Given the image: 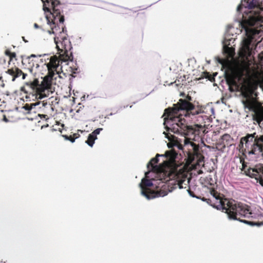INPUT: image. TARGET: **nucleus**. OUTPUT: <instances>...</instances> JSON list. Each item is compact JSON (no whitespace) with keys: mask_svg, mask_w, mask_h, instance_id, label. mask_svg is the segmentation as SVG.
<instances>
[{"mask_svg":"<svg viewBox=\"0 0 263 263\" xmlns=\"http://www.w3.org/2000/svg\"><path fill=\"white\" fill-rule=\"evenodd\" d=\"M41 103V101H37L35 103H30L29 104V105L30 107H31V109L36 107V106L39 105Z\"/></svg>","mask_w":263,"mask_h":263,"instance_id":"a878e982","label":"nucleus"},{"mask_svg":"<svg viewBox=\"0 0 263 263\" xmlns=\"http://www.w3.org/2000/svg\"><path fill=\"white\" fill-rule=\"evenodd\" d=\"M76 138L69 137L68 141H70L71 143L74 142Z\"/></svg>","mask_w":263,"mask_h":263,"instance_id":"72a5a7b5","label":"nucleus"},{"mask_svg":"<svg viewBox=\"0 0 263 263\" xmlns=\"http://www.w3.org/2000/svg\"><path fill=\"white\" fill-rule=\"evenodd\" d=\"M16 56V53L15 52H11L10 55L9 56L11 59H12Z\"/></svg>","mask_w":263,"mask_h":263,"instance_id":"c9c22d12","label":"nucleus"},{"mask_svg":"<svg viewBox=\"0 0 263 263\" xmlns=\"http://www.w3.org/2000/svg\"><path fill=\"white\" fill-rule=\"evenodd\" d=\"M26 84L27 85H30V87L33 89H36L37 91H38V94L37 95L36 97L39 99H42L44 98H46L47 97L46 95L45 94V90H47L46 88L42 87L40 85H37V86H35V84L31 82L30 83H27Z\"/></svg>","mask_w":263,"mask_h":263,"instance_id":"4468645a","label":"nucleus"},{"mask_svg":"<svg viewBox=\"0 0 263 263\" xmlns=\"http://www.w3.org/2000/svg\"><path fill=\"white\" fill-rule=\"evenodd\" d=\"M38 116L40 117L41 119L45 118L46 116L45 115L43 114H38Z\"/></svg>","mask_w":263,"mask_h":263,"instance_id":"e433bc0d","label":"nucleus"},{"mask_svg":"<svg viewBox=\"0 0 263 263\" xmlns=\"http://www.w3.org/2000/svg\"><path fill=\"white\" fill-rule=\"evenodd\" d=\"M211 194L216 199L218 200L219 199V195H217V193L211 192Z\"/></svg>","mask_w":263,"mask_h":263,"instance_id":"7c9ffc66","label":"nucleus"},{"mask_svg":"<svg viewBox=\"0 0 263 263\" xmlns=\"http://www.w3.org/2000/svg\"><path fill=\"white\" fill-rule=\"evenodd\" d=\"M177 104L178 107L164 110L166 117L164 119L163 125L166 132H163V134L165 138L171 142L178 140L171 132L184 137L179 142L181 144L183 142L184 146L190 145L193 147L192 141L203 143L208 131L205 125L201 123L205 122L208 116L202 114L200 109L185 100L180 99Z\"/></svg>","mask_w":263,"mask_h":263,"instance_id":"f257e3e1","label":"nucleus"},{"mask_svg":"<svg viewBox=\"0 0 263 263\" xmlns=\"http://www.w3.org/2000/svg\"><path fill=\"white\" fill-rule=\"evenodd\" d=\"M11 53V52L10 51V50H6L5 51V54L8 55V56H10V54Z\"/></svg>","mask_w":263,"mask_h":263,"instance_id":"f704fd0d","label":"nucleus"},{"mask_svg":"<svg viewBox=\"0 0 263 263\" xmlns=\"http://www.w3.org/2000/svg\"><path fill=\"white\" fill-rule=\"evenodd\" d=\"M79 112V109L77 111V112Z\"/></svg>","mask_w":263,"mask_h":263,"instance_id":"4d7b16f0","label":"nucleus"},{"mask_svg":"<svg viewBox=\"0 0 263 263\" xmlns=\"http://www.w3.org/2000/svg\"><path fill=\"white\" fill-rule=\"evenodd\" d=\"M3 121L6 123L9 122V120L7 119L5 115L3 116Z\"/></svg>","mask_w":263,"mask_h":263,"instance_id":"2f4dec72","label":"nucleus"},{"mask_svg":"<svg viewBox=\"0 0 263 263\" xmlns=\"http://www.w3.org/2000/svg\"><path fill=\"white\" fill-rule=\"evenodd\" d=\"M61 27L62 31L54 34V42L56 45V48L58 51L63 52V54L66 57L68 60L73 61V56L72 52L71 51L72 48L71 42L66 36L62 35V33H66V35H67L66 27L63 25Z\"/></svg>","mask_w":263,"mask_h":263,"instance_id":"0eeeda50","label":"nucleus"},{"mask_svg":"<svg viewBox=\"0 0 263 263\" xmlns=\"http://www.w3.org/2000/svg\"><path fill=\"white\" fill-rule=\"evenodd\" d=\"M70 68L71 69V71L72 74H76L79 72L78 70V67L70 66Z\"/></svg>","mask_w":263,"mask_h":263,"instance_id":"b1692460","label":"nucleus"},{"mask_svg":"<svg viewBox=\"0 0 263 263\" xmlns=\"http://www.w3.org/2000/svg\"><path fill=\"white\" fill-rule=\"evenodd\" d=\"M260 127L263 128V121L261 122V124L260 125Z\"/></svg>","mask_w":263,"mask_h":263,"instance_id":"49530a36","label":"nucleus"},{"mask_svg":"<svg viewBox=\"0 0 263 263\" xmlns=\"http://www.w3.org/2000/svg\"><path fill=\"white\" fill-rule=\"evenodd\" d=\"M43 9L46 13L48 12L49 16L46 14V18L47 21V24L50 26L51 30L47 31L49 34H56L58 31H60V25H64L65 21L64 16L62 14L63 10L59 8L61 5V2L59 1L53 2L52 3L44 2L43 3Z\"/></svg>","mask_w":263,"mask_h":263,"instance_id":"39448f33","label":"nucleus"},{"mask_svg":"<svg viewBox=\"0 0 263 263\" xmlns=\"http://www.w3.org/2000/svg\"><path fill=\"white\" fill-rule=\"evenodd\" d=\"M173 168L177 171V175L173 177L172 175H169L168 177H166L164 182H161V186L163 187L164 191L171 192L177 187L180 189H182V183L180 182L178 180L180 174V170L178 169V166L175 163H170L166 165V168Z\"/></svg>","mask_w":263,"mask_h":263,"instance_id":"6e6552de","label":"nucleus"},{"mask_svg":"<svg viewBox=\"0 0 263 263\" xmlns=\"http://www.w3.org/2000/svg\"><path fill=\"white\" fill-rule=\"evenodd\" d=\"M47 126H48V124H47L46 126H42L41 127V128L42 129V128H43L44 127H47Z\"/></svg>","mask_w":263,"mask_h":263,"instance_id":"a18cd8bd","label":"nucleus"},{"mask_svg":"<svg viewBox=\"0 0 263 263\" xmlns=\"http://www.w3.org/2000/svg\"><path fill=\"white\" fill-rule=\"evenodd\" d=\"M199 198H200L199 199H201L203 201H205L206 200V199L204 197L202 198H201L200 197H199Z\"/></svg>","mask_w":263,"mask_h":263,"instance_id":"79ce46f5","label":"nucleus"},{"mask_svg":"<svg viewBox=\"0 0 263 263\" xmlns=\"http://www.w3.org/2000/svg\"><path fill=\"white\" fill-rule=\"evenodd\" d=\"M105 119H109V117H108V116H106L105 117Z\"/></svg>","mask_w":263,"mask_h":263,"instance_id":"09e8293b","label":"nucleus"},{"mask_svg":"<svg viewBox=\"0 0 263 263\" xmlns=\"http://www.w3.org/2000/svg\"><path fill=\"white\" fill-rule=\"evenodd\" d=\"M243 73L240 71H232L229 75L226 74V79L227 83L229 85H232L236 86V90L233 88L229 87V90L231 92H234L235 91H239V86L238 82L240 80L241 78L242 77Z\"/></svg>","mask_w":263,"mask_h":263,"instance_id":"f8f14e48","label":"nucleus"},{"mask_svg":"<svg viewBox=\"0 0 263 263\" xmlns=\"http://www.w3.org/2000/svg\"><path fill=\"white\" fill-rule=\"evenodd\" d=\"M14 71H15V70H13L12 69H8L7 71V73L13 76L14 75Z\"/></svg>","mask_w":263,"mask_h":263,"instance_id":"c85d7f7f","label":"nucleus"},{"mask_svg":"<svg viewBox=\"0 0 263 263\" xmlns=\"http://www.w3.org/2000/svg\"><path fill=\"white\" fill-rule=\"evenodd\" d=\"M241 140L245 142L244 152L248 155H263L261 153L263 149V135L257 136L255 132L247 134Z\"/></svg>","mask_w":263,"mask_h":263,"instance_id":"423d86ee","label":"nucleus"},{"mask_svg":"<svg viewBox=\"0 0 263 263\" xmlns=\"http://www.w3.org/2000/svg\"><path fill=\"white\" fill-rule=\"evenodd\" d=\"M201 173H202V171H201V170H200V171H199L198 172V174H201Z\"/></svg>","mask_w":263,"mask_h":263,"instance_id":"de8ad7c7","label":"nucleus"},{"mask_svg":"<svg viewBox=\"0 0 263 263\" xmlns=\"http://www.w3.org/2000/svg\"><path fill=\"white\" fill-rule=\"evenodd\" d=\"M39 66V64H36V67H38Z\"/></svg>","mask_w":263,"mask_h":263,"instance_id":"864d4df0","label":"nucleus"},{"mask_svg":"<svg viewBox=\"0 0 263 263\" xmlns=\"http://www.w3.org/2000/svg\"><path fill=\"white\" fill-rule=\"evenodd\" d=\"M60 58L57 55L51 56L50 58H47V60H49V62L46 63L47 67L49 71L54 72L58 73V69L60 66V63L62 64L63 62H72L68 60L65 55L63 54V52L58 51Z\"/></svg>","mask_w":263,"mask_h":263,"instance_id":"9b49d317","label":"nucleus"},{"mask_svg":"<svg viewBox=\"0 0 263 263\" xmlns=\"http://www.w3.org/2000/svg\"><path fill=\"white\" fill-rule=\"evenodd\" d=\"M240 96L242 97L243 99H247L248 98V95L244 92H241L240 94Z\"/></svg>","mask_w":263,"mask_h":263,"instance_id":"c756f323","label":"nucleus"},{"mask_svg":"<svg viewBox=\"0 0 263 263\" xmlns=\"http://www.w3.org/2000/svg\"><path fill=\"white\" fill-rule=\"evenodd\" d=\"M42 3L44 2H46V0H41Z\"/></svg>","mask_w":263,"mask_h":263,"instance_id":"603ef678","label":"nucleus"},{"mask_svg":"<svg viewBox=\"0 0 263 263\" xmlns=\"http://www.w3.org/2000/svg\"><path fill=\"white\" fill-rule=\"evenodd\" d=\"M102 130V128H98L95 129L91 133L88 135L87 140L85 141V143L90 147H92L95 144V140L97 139V135H99Z\"/></svg>","mask_w":263,"mask_h":263,"instance_id":"ddd939ff","label":"nucleus"},{"mask_svg":"<svg viewBox=\"0 0 263 263\" xmlns=\"http://www.w3.org/2000/svg\"><path fill=\"white\" fill-rule=\"evenodd\" d=\"M34 27L35 28H39L40 27V26L36 24V23H34Z\"/></svg>","mask_w":263,"mask_h":263,"instance_id":"ea45409f","label":"nucleus"},{"mask_svg":"<svg viewBox=\"0 0 263 263\" xmlns=\"http://www.w3.org/2000/svg\"><path fill=\"white\" fill-rule=\"evenodd\" d=\"M40 60L42 62H43V59H41Z\"/></svg>","mask_w":263,"mask_h":263,"instance_id":"6e6d98bb","label":"nucleus"},{"mask_svg":"<svg viewBox=\"0 0 263 263\" xmlns=\"http://www.w3.org/2000/svg\"><path fill=\"white\" fill-rule=\"evenodd\" d=\"M22 79L24 80V79H25L27 74L23 72V74H22Z\"/></svg>","mask_w":263,"mask_h":263,"instance_id":"4c0bfd02","label":"nucleus"},{"mask_svg":"<svg viewBox=\"0 0 263 263\" xmlns=\"http://www.w3.org/2000/svg\"><path fill=\"white\" fill-rule=\"evenodd\" d=\"M241 102L245 109L247 108L250 110H252V107L248 104V102L246 100H242Z\"/></svg>","mask_w":263,"mask_h":263,"instance_id":"6ab92c4d","label":"nucleus"},{"mask_svg":"<svg viewBox=\"0 0 263 263\" xmlns=\"http://www.w3.org/2000/svg\"><path fill=\"white\" fill-rule=\"evenodd\" d=\"M255 179L256 180L257 182L259 183L262 186H263V178H261L260 177H258L257 175V177L255 178Z\"/></svg>","mask_w":263,"mask_h":263,"instance_id":"5701e85b","label":"nucleus"},{"mask_svg":"<svg viewBox=\"0 0 263 263\" xmlns=\"http://www.w3.org/2000/svg\"><path fill=\"white\" fill-rule=\"evenodd\" d=\"M3 80V77H0V81H2Z\"/></svg>","mask_w":263,"mask_h":263,"instance_id":"8fccbe9b","label":"nucleus"},{"mask_svg":"<svg viewBox=\"0 0 263 263\" xmlns=\"http://www.w3.org/2000/svg\"><path fill=\"white\" fill-rule=\"evenodd\" d=\"M217 61H218V62L219 63H220V64H222V61H221V60L220 59H218V60H217Z\"/></svg>","mask_w":263,"mask_h":263,"instance_id":"37998d69","label":"nucleus"},{"mask_svg":"<svg viewBox=\"0 0 263 263\" xmlns=\"http://www.w3.org/2000/svg\"><path fill=\"white\" fill-rule=\"evenodd\" d=\"M22 74H23V71L21 69L18 68L15 69L14 76H15V77L18 78L21 76Z\"/></svg>","mask_w":263,"mask_h":263,"instance_id":"aec40b11","label":"nucleus"},{"mask_svg":"<svg viewBox=\"0 0 263 263\" xmlns=\"http://www.w3.org/2000/svg\"><path fill=\"white\" fill-rule=\"evenodd\" d=\"M172 175L173 177L177 175V171L173 168H166V166L160 172L147 171L145 176L139 184L141 194L147 199L150 200L158 197H164L167 195L161 186L164 182L166 177Z\"/></svg>","mask_w":263,"mask_h":263,"instance_id":"7ed1b4c3","label":"nucleus"},{"mask_svg":"<svg viewBox=\"0 0 263 263\" xmlns=\"http://www.w3.org/2000/svg\"><path fill=\"white\" fill-rule=\"evenodd\" d=\"M114 114H113V113L111 112V113H110L108 116H112V115H113Z\"/></svg>","mask_w":263,"mask_h":263,"instance_id":"3c124183","label":"nucleus"},{"mask_svg":"<svg viewBox=\"0 0 263 263\" xmlns=\"http://www.w3.org/2000/svg\"><path fill=\"white\" fill-rule=\"evenodd\" d=\"M36 57V55H35V54H31L30 57H28L27 58V59L28 60V62H29V63H30V59L31 58H34V57Z\"/></svg>","mask_w":263,"mask_h":263,"instance_id":"473e14b6","label":"nucleus"},{"mask_svg":"<svg viewBox=\"0 0 263 263\" xmlns=\"http://www.w3.org/2000/svg\"><path fill=\"white\" fill-rule=\"evenodd\" d=\"M245 174L246 176L250 177L251 178L257 177V174L256 173L257 171L256 166L254 168L249 167L247 170H244Z\"/></svg>","mask_w":263,"mask_h":263,"instance_id":"f3484780","label":"nucleus"},{"mask_svg":"<svg viewBox=\"0 0 263 263\" xmlns=\"http://www.w3.org/2000/svg\"><path fill=\"white\" fill-rule=\"evenodd\" d=\"M62 136H63V137L65 138V140H69V138L70 137L68 136L67 135H63Z\"/></svg>","mask_w":263,"mask_h":263,"instance_id":"58836bf2","label":"nucleus"},{"mask_svg":"<svg viewBox=\"0 0 263 263\" xmlns=\"http://www.w3.org/2000/svg\"><path fill=\"white\" fill-rule=\"evenodd\" d=\"M237 11L239 13L236 20L237 26L228 25L223 40L222 42L223 48L229 49V46L234 43L235 38L233 33L240 34L245 30L252 31L250 33L257 34L255 26L263 18V5L261 0H243L237 7Z\"/></svg>","mask_w":263,"mask_h":263,"instance_id":"f03ea898","label":"nucleus"},{"mask_svg":"<svg viewBox=\"0 0 263 263\" xmlns=\"http://www.w3.org/2000/svg\"><path fill=\"white\" fill-rule=\"evenodd\" d=\"M207 179V180L209 182V184L212 185L213 184V178H212V177L211 176H210L209 177H207L206 178Z\"/></svg>","mask_w":263,"mask_h":263,"instance_id":"cd10ccee","label":"nucleus"},{"mask_svg":"<svg viewBox=\"0 0 263 263\" xmlns=\"http://www.w3.org/2000/svg\"><path fill=\"white\" fill-rule=\"evenodd\" d=\"M239 207L241 209V210H238V211L237 210L236 211L234 215L233 216L231 215L229 217V220H237L252 227H260L262 224L259 222L251 221L240 219V217L249 218L251 216V215L252 214V212L251 210L250 207L246 204L240 202Z\"/></svg>","mask_w":263,"mask_h":263,"instance_id":"1a4fd4ad","label":"nucleus"},{"mask_svg":"<svg viewBox=\"0 0 263 263\" xmlns=\"http://www.w3.org/2000/svg\"><path fill=\"white\" fill-rule=\"evenodd\" d=\"M251 31L245 30V33H243L241 37V48L243 55L246 57V62L244 70L247 76L249 75L256 65V60L254 57L257 46L255 39L256 34L250 33Z\"/></svg>","mask_w":263,"mask_h":263,"instance_id":"20e7f679","label":"nucleus"},{"mask_svg":"<svg viewBox=\"0 0 263 263\" xmlns=\"http://www.w3.org/2000/svg\"><path fill=\"white\" fill-rule=\"evenodd\" d=\"M256 174L257 176L260 177L261 178H263V165H261L259 166H256Z\"/></svg>","mask_w":263,"mask_h":263,"instance_id":"a211bd4d","label":"nucleus"},{"mask_svg":"<svg viewBox=\"0 0 263 263\" xmlns=\"http://www.w3.org/2000/svg\"><path fill=\"white\" fill-rule=\"evenodd\" d=\"M220 144L222 145L223 148L230 147L232 145V142L233 139L229 134H225L221 138Z\"/></svg>","mask_w":263,"mask_h":263,"instance_id":"dca6fc26","label":"nucleus"},{"mask_svg":"<svg viewBox=\"0 0 263 263\" xmlns=\"http://www.w3.org/2000/svg\"><path fill=\"white\" fill-rule=\"evenodd\" d=\"M187 192L191 197L196 198L197 199L200 198L199 197L195 195V194L193 192H192L190 189L187 190Z\"/></svg>","mask_w":263,"mask_h":263,"instance_id":"393cba45","label":"nucleus"},{"mask_svg":"<svg viewBox=\"0 0 263 263\" xmlns=\"http://www.w3.org/2000/svg\"><path fill=\"white\" fill-rule=\"evenodd\" d=\"M240 202L233 199H225L223 201L220 200L219 203L213 207L218 210H221L227 214L228 218L232 215H234L236 211L241 210L239 205Z\"/></svg>","mask_w":263,"mask_h":263,"instance_id":"9d476101","label":"nucleus"},{"mask_svg":"<svg viewBox=\"0 0 263 263\" xmlns=\"http://www.w3.org/2000/svg\"><path fill=\"white\" fill-rule=\"evenodd\" d=\"M23 108L25 110L28 111V113H29L30 111L31 110V107L30 106L29 104H25L23 107Z\"/></svg>","mask_w":263,"mask_h":263,"instance_id":"4be33fe9","label":"nucleus"},{"mask_svg":"<svg viewBox=\"0 0 263 263\" xmlns=\"http://www.w3.org/2000/svg\"><path fill=\"white\" fill-rule=\"evenodd\" d=\"M173 84V83H171L169 85H172Z\"/></svg>","mask_w":263,"mask_h":263,"instance_id":"5fc2aeb1","label":"nucleus"},{"mask_svg":"<svg viewBox=\"0 0 263 263\" xmlns=\"http://www.w3.org/2000/svg\"><path fill=\"white\" fill-rule=\"evenodd\" d=\"M47 54H43V55H39V57H42V56H43V57H45V56H47Z\"/></svg>","mask_w":263,"mask_h":263,"instance_id":"c03bdc74","label":"nucleus"},{"mask_svg":"<svg viewBox=\"0 0 263 263\" xmlns=\"http://www.w3.org/2000/svg\"><path fill=\"white\" fill-rule=\"evenodd\" d=\"M254 120L260 126L261 124V122L263 121V119L262 118H256V119L254 118Z\"/></svg>","mask_w":263,"mask_h":263,"instance_id":"bb28decb","label":"nucleus"},{"mask_svg":"<svg viewBox=\"0 0 263 263\" xmlns=\"http://www.w3.org/2000/svg\"><path fill=\"white\" fill-rule=\"evenodd\" d=\"M157 157L159 158V157H162V158H167V157H169V152L168 151L166 152V153L164 154H157Z\"/></svg>","mask_w":263,"mask_h":263,"instance_id":"412c9836","label":"nucleus"},{"mask_svg":"<svg viewBox=\"0 0 263 263\" xmlns=\"http://www.w3.org/2000/svg\"><path fill=\"white\" fill-rule=\"evenodd\" d=\"M159 162V159L157 157V155L156 156L153 158H152L150 161L147 163L146 165V167L148 170V171L151 172H160L164 168L159 170L158 167L157 166V163Z\"/></svg>","mask_w":263,"mask_h":263,"instance_id":"2eb2a0df","label":"nucleus"},{"mask_svg":"<svg viewBox=\"0 0 263 263\" xmlns=\"http://www.w3.org/2000/svg\"><path fill=\"white\" fill-rule=\"evenodd\" d=\"M16 78H16V77H15V76H13V78H12V81H14L15 80Z\"/></svg>","mask_w":263,"mask_h":263,"instance_id":"a19ab883","label":"nucleus"}]
</instances>
